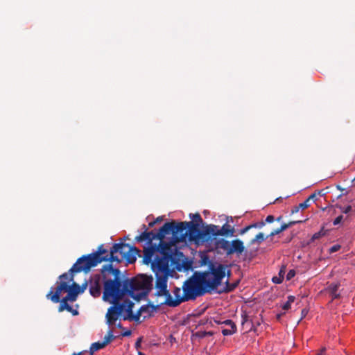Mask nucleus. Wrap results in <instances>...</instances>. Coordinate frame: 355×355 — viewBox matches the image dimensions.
Masks as SVG:
<instances>
[{
	"mask_svg": "<svg viewBox=\"0 0 355 355\" xmlns=\"http://www.w3.org/2000/svg\"><path fill=\"white\" fill-rule=\"evenodd\" d=\"M220 227L215 225H209L205 227V235L211 234L214 236H219Z\"/></svg>",
	"mask_w": 355,
	"mask_h": 355,
	"instance_id": "nucleus-19",
	"label": "nucleus"
},
{
	"mask_svg": "<svg viewBox=\"0 0 355 355\" xmlns=\"http://www.w3.org/2000/svg\"><path fill=\"white\" fill-rule=\"evenodd\" d=\"M171 258V257L154 254L153 260L150 263H151L155 274H157V272L159 274H168Z\"/></svg>",
	"mask_w": 355,
	"mask_h": 355,
	"instance_id": "nucleus-9",
	"label": "nucleus"
},
{
	"mask_svg": "<svg viewBox=\"0 0 355 355\" xmlns=\"http://www.w3.org/2000/svg\"><path fill=\"white\" fill-rule=\"evenodd\" d=\"M68 301H70V302H74L76 300V298H77V296L72 294V293H67V295L64 297Z\"/></svg>",
	"mask_w": 355,
	"mask_h": 355,
	"instance_id": "nucleus-31",
	"label": "nucleus"
},
{
	"mask_svg": "<svg viewBox=\"0 0 355 355\" xmlns=\"http://www.w3.org/2000/svg\"><path fill=\"white\" fill-rule=\"evenodd\" d=\"M108 256V251L101 245L96 252L79 258L70 269V274L81 271L88 272L92 267L107 260Z\"/></svg>",
	"mask_w": 355,
	"mask_h": 355,
	"instance_id": "nucleus-5",
	"label": "nucleus"
},
{
	"mask_svg": "<svg viewBox=\"0 0 355 355\" xmlns=\"http://www.w3.org/2000/svg\"><path fill=\"white\" fill-rule=\"evenodd\" d=\"M139 355H145V354L142 352H139Z\"/></svg>",
	"mask_w": 355,
	"mask_h": 355,
	"instance_id": "nucleus-46",
	"label": "nucleus"
},
{
	"mask_svg": "<svg viewBox=\"0 0 355 355\" xmlns=\"http://www.w3.org/2000/svg\"><path fill=\"white\" fill-rule=\"evenodd\" d=\"M153 278L146 275H137L132 279L124 280V286L127 290V295L135 300H140L146 296L150 291Z\"/></svg>",
	"mask_w": 355,
	"mask_h": 355,
	"instance_id": "nucleus-3",
	"label": "nucleus"
},
{
	"mask_svg": "<svg viewBox=\"0 0 355 355\" xmlns=\"http://www.w3.org/2000/svg\"><path fill=\"white\" fill-rule=\"evenodd\" d=\"M264 225H265V222L264 221H260V222H257V223L251 224V225H250L248 226H246L244 228L241 229V231H240V234H244L245 233H246L251 228H253V227H254V228H261Z\"/></svg>",
	"mask_w": 355,
	"mask_h": 355,
	"instance_id": "nucleus-20",
	"label": "nucleus"
},
{
	"mask_svg": "<svg viewBox=\"0 0 355 355\" xmlns=\"http://www.w3.org/2000/svg\"><path fill=\"white\" fill-rule=\"evenodd\" d=\"M340 245H334L332 247H331L329 251L331 253L336 252L340 250Z\"/></svg>",
	"mask_w": 355,
	"mask_h": 355,
	"instance_id": "nucleus-35",
	"label": "nucleus"
},
{
	"mask_svg": "<svg viewBox=\"0 0 355 355\" xmlns=\"http://www.w3.org/2000/svg\"><path fill=\"white\" fill-rule=\"evenodd\" d=\"M223 323L224 325L221 327V333L223 336H231L236 332V325L232 320H225Z\"/></svg>",
	"mask_w": 355,
	"mask_h": 355,
	"instance_id": "nucleus-16",
	"label": "nucleus"
},
{
	"mask_svg": "<svg viewBox=\"0 0 355 355\" xmlns=\"http://www.w3.org/2000/svg\"><path fill=\"white\" fill-rule=\"evenodd\" d=\"M171 252L170 244L164 243L162 240L158 245L150 242L149 245L144 248V261L148 264L152 261L154 254L171 257Z\"/></svg>",
	"mask_w": 355,
	"mask_h": 355,
	"instance_id": "nucleus-7",
	"label": "nucleus"
},
{
	"mask_svg": "<svg viewBox=\"0 0 355 355\" xmlns=\"http://www.w3.org/2000/svg\"><path fill=\"white\" fill-rule=\"evenodd\" d=\"M323 235H324V234H323V233H322V232H320H320H318L315 233V234L312 236V237H311V241H314L315 240L319 239H320L322 236H323Z\"/></svg>",
	"mask_w": 355,
	"mask_h": 355,
	"instance_id": "nucleus-32",
	"label": "nucleus"
},
{
	"mask_svg": "<svg viewBox=\"0 0 355 355\" xmlns=\"http://www.w3.org/2000/svg\"><path fill=\"white\" fill-rule=\"evenodd\" d=\"M354 184L355 185V178L353 180Z\"/></svg>",
	"mask_w": 355,
	"mask_h": 355,
	"instance_id": "nucleus-47",
	"label": "nucleus"
},
{
	"mask_svg": "<svg viewBox=\"0 0 355 355\" xmlns=\"http://www.w3.org/2000/svg\"><path fill=\"white\" fill-rule=\"evenodd\" d=\"M296 275L295 270L293 269L290 270L286 275V279L288 281L293 278Z\"/></svg>",
	"mask_w": 355,
	"mask_h": 355,
	"instance_id": "nucleus-30",
	"label": "nucleus"
},
{
	"mask_svg": "<svg viewBox=\"0 0 355 355\" xmlns=\"http://www.w3.org/2000/svg\"><path fill=\"white\" fill-rule=\"evenodd\" d=\"M218 247L225 250L227 254H232L234 253L241 254L245 249L243 243L239 239L234 240L232 243L222 239L218 242Z\"/></svg>",
	"mask_w": 355,
	"mask_h": 355,
	"instance_id": "nucleus-10",
	"label": "nucleus"
},
{
	"mask_svg": "<svg viewBox=\"0 0 355 355\" xmlns=\"http://www.w3.org/2000/svg\"><path fill=\"white\" fill-rule=\"evenodd\" d=\"M134 304L130 300L117 301L116 306L121 311V314L130 316L132 313V307Z\"/></svg>",
	"mask_w": 355,
	"mask_h": 355,
	"instance_id": "nucleus-17",
	"label": "nucleus"
},
{
	"mask_svg": "<svg viewBox=\"0 0 355 355\" xmlns=\"http://www.w3.org/2000/svg\"><path fill=\"white\" fill-rule=\"evenodd\" d=\"M225 274V266L217 263L211 265L209 272L194 275L186 281L183 286L184 298L188 300H194L198 296L216 289L220 285Z\"/></svg>",
	"mask_w": 355,
	"mask_h": 355,
	"instance_id": "nucleus-2",
	"label": "nucleus"
},
{
	"mask_svg": "<svg viewBox=\"0 0 355 355\" xmlns=\"http://www.w3.org/2000/svg\"><path fill=\"white\" fill-rule=\"evenodd\" d=\"M316 355H326V348L323 347Z\"/></svg>",
	"mask_w": 355,
	"mask_h": 355,
	"instance_id": "nucleus-40",
	"label": "nucleus"
},
{
	"mask_svg": "<svg viewBox=\"0 0 355 355\" xmlns=\"http://www.w3.org/2000/svg\"><path fill=\"white\" fill-rule=\"evenodd\" d=\"M139 252V250L135 247H130L123 243H115L110 250L109 259L118 263L125 261L129 263H133L136 261V255Z\"/></svg>",
	"mask_w": 355,
	"mask_h": 355,
	"instance_id": "nucleus-6",
	"label": "nucleus"
},
{
	"mask_svg": "<svg viewBox=\"0 0 355 355\" xmlns=\"http://www.w3.org/2000/svg\"><path fill=\"white\" fill-rule=\"evenodd\" d=\"M219 232V236H225L227 234H230L231 236L234 235V228L229 225L228 223H225L220 228Z\"/></svg>",
	"mask_w": 355,
	"mask_h": 355,
	"instance_id": "nucleus-18",
	"label": "nucleus"
},
{
	"mask_svg": "<svg viewBox=\"0 0 355 355\" xmlns=\"http://www.w3.org/2000/svg\"><path fill=\"white\" fill-rule=\"evenodd\" d=\"M342 216H338L334 221V225H338L342 220Z\"/></svg>",
	"mask_w": 355,
	"mask_h": 355,
	"instance_id": "nucleus-38",
	"label": "nucleus"
},
{
	"mask_svg": "<svg viewBox=\"0 0 355 355\" xmlns=\"http://www.w3.org/2000/svg\"><path fill=\"white\" fill-rule=\"evenodd\" d=\"M190 222H175L166 223L159 230V234L164 237L166 234H172L176 235L180 234L184 239L187 235V230Z\"/></svg>",
	"mask_w": 355,
	"mask_h": 355,
	"instance_id": "nucleus-8",
	"label": "nucleus"
},
{
	"mask_svg": "<svg viewBox=\"0 0 355 355\" xmlns=\"http://www.w3.org/2000/svg\"><path fill=\"white\" fill-rule=\"evenodd\" d=\"M286 266L283 265L279 271V277L284 278V275L286 273Z\"/></svg>",
	"mask_w": 355,
	"mask_h": 355,
	"instance_id": "nucleus-33",
	"label": "nucleus"
},
{
	"mask_svg": "<svg viewBox=\"0 0 355 355\" xmlns=\"http://www.w3.org/2000/svg\"><path fill=\"white\" fill-rule=\"evenodd\" d=\"M114 339V336L112 334V331L110 330L107 335L105 337L104 343H106V345Z\"/></svg>",
	"mask_w": 355,
	"mask_h": 355,
	"instance_id": "nucleus-27",
	"label": "nucleus"
},
{
	"mask_svg": "<svg viewBox=\"0 0 355 355\" xmlns=\"http://www.w3.org/2000/svg\"><path fill=\"white\" fill-rule=\"evenodd\" d=\"M190 217L192 219L191 222H194L196 224H199L202 223V219L199 214H190Z\"/></svg>",
	"mask_w": 355,
	"mask_h": 355,
	"instance_id": "nucleus-25",
	"label": "nucleus"
},
{
	"mask_svg": "<svg viewBox=\"0 0 355 355\" xmlns=\"http://www.w3.org/2000/svg\"><path fill=\"white\" fill-rule=\"evenodd\" d=\"M189 239L196 243H198L205 236V232H201L199 229V224H196L194 222H190L187 230Z\"/></svg>",
	"mask_w": 355,
	"mask_h": 355,
	"instance_id": "nucleus-13",
	"label": "nucleus"
},
{
	"mask_svg": "<svg viewBox=\"0 0 355 355\" xmlns=\"http://www.w3.org/2000/svg\"><path fill=\"white\" fill-rule=\"evenodd\" d=\"M281 232H282V231H280V228H278V229H277V230H275L273 232H272L270 233V236H275V235H277V234H280Z\"/></svg>",
	"mask_w": 355,
	"mask_h": 355,
	"instance_id": "nucleus-37",
	"label": "nucleus"
},
{
	"mask_svg": "<svg viewBox=\"0 0 355 355\" xmlns=\"http://www.w3.org/2000/svg\"><path fill=\"white\" fill-rule=\"evenodd\" d=\"M60 282H56V287L51 288L46 295V298L53 303L60 302V296L62 293H70L78 296L80 293V286L73 282L71 285L69 283L73 279V275L64 273L59 277Z\"/></svg>",
	"mask_w": 355,
	"mask_h": 355,
	"instance_id": "nucleus-4",
	"label": "nucleus"
},
{
	"mask_svg": "<svg viewBox=\"0 0 355 355\" xmlns=\"http://www.w3.org/2000/svg\"><path fill=\"white\" fill-rule=\"evenodd\" d=\"M311 197H309L308 199H306L305 201H304L302 203H300L299 204V209H301L302 210L306 209L309 207V199H310Z\"/></svg>",
	"mask_w": 355,
	"mask_h": 355,
	"instance_id": "nucleus-28",
	"label": "nucleus"
},
{
	"mask_svg": "<svg viewBox=\"0 0 355 355\" xmlns=\"http://www.w3.org/2000/svg\"><path fill=\"white\" fill-rule=\"evenodd\" d=\"M172 293L173 295L168 292L164 301L165 304L171 307H175L181 302L188 301L184 298V293L180 288L175 287Z\"/></svg>",
	"mask_w": 355,
	"mask_h": 355,
	"instance_id": "nucleus-11",
	"label": "nucleus"
},
{
	"mask_svg": "<svg viewBox=\"0 0 355 355\" xmlns=\"http://www.w3.org/2000/svg\"><path fill=\"white\" fill-rule=\"evenodd\" d=\"M340 286V284L339 282H332L327 284V287L324 288V291L327 292L331 297V302H333L334 300L340 298L341 295L339 292Z\"/></svg>",
	"mask_w": 355,
	"mask_h": 355,
	"instance_id": "nucleus-15",
	"label": "nucleus"
},
{
	"mask_svg": "<svg viewBox=\"0 0 355 355\" xmlns=\"http://www.w3.org/2000/svg\"><path fill=\"white\" fill-rule=\"evenodd\" d=\"M112 304L113 305L108 309L106 314L107 323L110 326L114 325L119 317L121 315V311L116 306V303Z\"/></svg>",
	"mask_w": 355,
	"mask_h": 355,
	"instance_id": "nucleus-14",
	"label": "nucleus"
},
{
	"mask_svg": "<svg viewBox=\"0 0 355 355\" xmlns=\"http://www.w3.org/2000/svg\"><path fill=\"white\" fill-rule=\"evenodd\" d=\"M223 321H224V320H214V322H215L216 324H220V325H222V326H223V325H224V323H223Z\"/></svg>",
	"mask_w": 355,
	"mask_h": 355,
	"instance_id": "nucleus-44",
	"label": "nucleus"
},
{
	"mask_svg": "<svg viewBox=\"0 0 355 355\" xmlns=\"http://www.w3.org/2000/svg\"><path fill=\"white\" fill-rule=\"evenodd\" d=\"M249 321V316L245 312H243L241 315V324L243 326Z\"/></svg>",
	"mask_w": 355,
	"mask_h": 355,
	"instance_id": "nucleus-29",
	"label": "nucleus"
},
{
	"mask_svg": "<svg viewBox=\"0 0 355 355\" xmlns=\"http://www.w3.org/2000/svg\"><path fill=\"white\" fill-rule=\"evenodd\" d=\"M156 275V295L158 296H164L166 297L168 291L167 289V282H168V274H159L157 272Z\"/></svg>",
	"mask_w": 355,
	"mask_h": 355,
	"instance_id": "nucleus-12",
	"label": "nucleus"
},
{
	"mask_svg": "<svg viewBox=\"0 0 355 355\" xmlns=\"http://www.w3.org/2000/svg\"><path fill=\"white\" fill-rule=\"evenodd\" d=\"M351 209H352V207H351L350 206H348V207L346 208V209H345V213L349 212V211L351 210Z\"/></svg>",
	"mask_w": 355,
	"mask_h": 355,
	"instance_id": "nucleus-45",
	"label": "nucleus"
},
{
	"mask_svg": "<svg viewBox=\"0 0 355 355\" xmlns=\"http://www.w3.org/2000/svg\"><path fill=\"white\" fill-rule=\"evenodd\" d=\"M289 227V225H287V224H284L282 225L279 228H280V231H284L285 230H286L288 227Z\"/></svg>",
	"mask_w": 355,
	"mask_h": 355,
	"instance_id": "nucleus-41",
	"label": "nucleus"
},
{
	"mask_svg": "<svg viewBox=\"0 0 355 355\" xmlns=\"http://www.w3.org/2000/svg\"><path fill=\"white\" fill-rule=\"evenodd\" d=\"M295 300V297L293 295H289L287 298V301L283 304V305L282 306V309L284 311H286L288 310H289L291 307V304L294 302Z\"/></svg>",
	"mask_w": 355,
	"mask_h": 355,
	"instance_id": "nucleus-22",
	"label": "nucleus"
},
{
	"mask_svg": "<svg viewBox=\"0 0 355 355\" xmlns=\"http://www.w3.org/2000/svg\"><path fill=\"white\" fill-rule=\"evenodd\" d=\"M106 345V343H99V342H97V343H94L92 345L91 347H90V350L92 352H96L101 349H103V347H105Z\"/></svg>",
	"mask_w": 355,
	"mask_h": 355,
	"instance_id": "nucleus-23",
	"label": "nucleus"
},
{
	"mask_svg": "<svg viewBox=\"0 0 355 355\" xmlns=\"http://www.w3.org/2000/svg\"><path fill=\"white\" fill-rule=\"evenodd\" d=\"M275 220V217L272 216V215H268L266 218V220H265V223H272Z\"/></svg>",
	"mask_w": 355,
	"mask_h": 355,
	"instance_id": "nucleus-36",
	"label": "nucleus"
},
{
	"mask_svg": "<svg viewBox=\"0 0 355 355\" xmlns=\"http://www.w3.org/2000/svg\"><path fill=\"white\" fill-rule=\"evenodd\" d=\"M60 304L59 306V311H62L64 309H67L69 311H72V308L70 305L68 304V300L64 297L62 300H60Z\"/></svg>",
	"mask_w": 355,
	"mask_h": 355,
	"instance_id": "nucleus-21",
	"label": "nucleus"
},
{
	"mask_svg": "<svg viewBox=\"0 0 355 355\" xmlns=\"http://www.w3.org/2000/svg\"><path fill=\"white\" fill-rule=\"evenodd\" d=\"M285 314V312H283V313H279L278 314H277V320H279L281 319V318Z\"/></svg>",
	"mask_w": 355,
	"mask_h": 355,
	"instance_id": "nucleus-43",
	"label": "nucleus"
},
{
	"mask_svg": "<svg viewBox=\"0 0 355 355\" xmlns=\"http://www.w3.org/2000/svg\"><path fill=\"white\" fill-rule=\"evenodd\" d=\"M265 239L264 238V235L263 233L260 232L259 233L254 239H253L252 241H251V243L252 244H254L255 243H261L262 241H263Z\"/></svg>",
	"mask_w": 355,
	"mask_h": 355,
	"instance_id": "nucleus-26",
	"label": "nucleus"
},
{
	"mask_svg": "<svg viewBox=\"0 0 355 355\" xmlns=\"http://www.w3.org/2000/svg\"><path fill=\"white\" fill-rule=\"evenodd\" d=\"M272 280V282L275 284H281L284 280V277H280L279 276L273 277Z\"/></svg>",
	"mask_w": 355,
	"mask_h": 355,
	"instance_id": "nucleus-34",
	"label": "nucleus"
},
{
	"mask_svg": "<svg viewBox=\"0 0 355 355\" xmlns=\"http://www.w3.org/2000/svg\"><path fill=\"white\" fill-rule=\"evenodd\" d=\"M138 241H148V243L151 241L150 233L144 232L137 237Z\"/></svg>",
	"mask_w": 355,
	"mask_h": 355,
	"instance_id": "nucleus-24",
	"label": "nucleus"
},
{
	"mask_svg": "<svg viewBox=\"0 0 355 355\" xmlns=\"http://www.w3.org/2000/svg\"><path fill=\"white\" fill-rule=\"evenodd\" d=\"M162 218H161V217H158V218L156 219V220H155V221L152 222V223H149V226L153 227L155 223H157V222H160V221H162Z\"/></svg>",
	"mask_w": 355,
	"mask_h": 355,
	"instance_id": "nucleus-39",
	"label": "nucleus"
},
{
	"mask_svg": "<svg viewBox=\"0 0 355 355\" xmlns=\"http://www.w3.org/2000/svg\"><path fill=\"white\" fill-rule=\"evenodd\" d=\"M122 336H129L131 335V331L130 330H128L126 331H124L123 333H122Z\"/></svg>",
	"mask_w": 355,
	"mask_h": 355,
	"instance_id": "nucleus-42",
	"label": "nucleus"
},
{
	"mask_svg": "<svg viewBox=\"0 0 355 355\" xmlns=\"http://www.w3.org/2000/svg\"><path fill=\"white\" fill-rule=\"evenodd\" d=\"M89 286L92 296L98 297L103 293V300L110 304L121 301L127 295L124 280L121 279L119 270L111 266L92 275Z\"/></svg>",
	"mask_w": 355,
	"mask_h": 355,
	"instance_id": "nucleus-1",
	"label": "nucleus"
}]
</instances>
